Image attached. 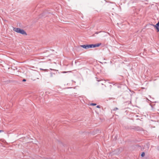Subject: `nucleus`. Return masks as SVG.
I'll return each instance as SVG.
<instances>
[{
    "instance_id": "13",
    "label": "nucleus",
    "mask_w": 159,
    "mask_h": 159,
    "mask_svg": "<svg viewBox=\"0 0 159 159\" xmlns=\"http://www.w3.org/2000/svg\"><path fill=\"white\" fill-rule=\"evenodd\" d=\"M99 32H97L95 33V34H98V33H99Z\"/></svg>"
},
{
    "instance_id": "12",
    "label": "nucleus",
    "mask_w": 159,
    "mask_h": 159,
    "mask_svg": "<svg viewBox=\"0 0 159 159\" xmlns=\"http://www.w3.org/2000/svg\"><path fill=\"white\" fill-rule=\"evenodd\" d=\"M67 72H66V71H63L62 72V73H66Z\"/></svg>"
},
{
    "instance_id": "2",
    "label": "nucleus",
    "mask_w": 159,
    "mask_h": 159,
    "mask_svg": "<svg viewBox=\"0 0 159 159\" xmlns=\"http://www.w3.org/2000/svg\"><path fill=\"white\" fill-rule=\"evenodd\" d=\"M155 29H156L157 32H159V22H158L156 25L152 24Z\"/></svg>"
},
{
    "instance_id": "6",
    "label": "nucleus",
    "mask_w": 159,
    "mask_h": 159,
    "mask_svg": "<svg viewBox=\"0 0 159 159\" xmlns=\"http://www.w3.org/2000/svg\"><path fill=\"white\" fill-rule=\"evenodd\" d=\"M145 155V153L144 152H143L141 154V156L142 157H143Z\"/></svg>"
},
{
    "instance_id": "7",
    "label": "nucleus",
    "mask_w": 159,
    "mask_h": 159,
    "mask_svg": "<svg viewBox=\"0 0 159 159\" xmlns=\"http://www.w3.org/2000/svg\"><path fill=\"white\" fill-rule=\"evenodd\" d=\"M90 105L92 106H95V105H96V104L95 103H91Z\"/></svg>"
},
{
    "instance_id": "1",
    "label": "nucleus",
    "mask_w": 159,
    "mask_h": 159,
    "mask_svg": "<svg viewBox=\"0 0 159 159\" xmlns=\"http://www.w3.org/2000/svg\"><path fill=\"white\" fill-rule=\"evenodd\" d=\"M13 30L14 31L17 33L21 34L24 35H27V34L25 31L24 30L20 28L13 27Z\"/></svg>"
},
{
    "instance_id": "4",
    "label": "nucleus",
    "mask_w": 159,
    "mask_h": 159,
    "mask_svg": "<svg viewBox=\"0 0 159 159\" xmlns=\"http://www.w3.org/2000/svg\"><path fill=\"white\" fill-rule=\"evenodd\" d=\"M80 47H82L83 48H85V49H88L87 45H80Z\"/></svg>"
},
{
    "instance_id": "9",
    "label": "nucleus",
    "mask_w": 159,
    "mask_h": 159,
    "mask_svg": "<svg viewBox=\"0 0 159 159\" xmlns=\"http://www.w3.org/2000/svg\"><path fill=\"white\" fill-rule=\"evenodd\" d=\"M96 107H97V108H100V106H99V105H98V106H97Z\"/></svg>"
},
{
    "instance_id": "10",
    "label": "nucleus",
    "mask_w": 159,
    "mask_h": 159,
    "mask_svg": "<svg viewBox=\"0 0 159 159\" xmlns=\"http://www.w3.org/2000/svg\"><path fill=\"white\" fill-rule=\"evenodd\" d=\"M3 132V131L2 130H0V133Z\"/></svg>"
},
{
    "instance_id": "8",
    "label": "nucleus",
    "mask_w": 159,
    "mask_h": 159,
    "mask_svg": "<svg viewBox=\"0 0 159 159\" xmlns=\"http://www.w3.org/2000/svg\"><path fill=\"white\" fill-rule=\"evenodd\" d=\"M118 108H117L116 107V108H114V110L115 111L117 110H118Z\"/></svg>"
},
{
    "instance_id": "5",
    "label": "nucleus",
    "mask_w": 159,
    "mask_h": 159,
    "mask_svg": "<svg viewBox=\"0 0 159 159\" xmlns=\"http://www.w3.org/2000/svg\"><path fill=\"white\" fill-rule=\"evenodd\" d=\"M88 45V49L89 48H93V46H92V44H89V45Z\"/></svg>"
},
{
    "instance_id": "3",
    "label": "nucleus",
    "mask_w": 159,
    "mask_h": 159,
    "mask_svg": "<svg viewBox=\"0 0 159 159\" xmlns=\"http://www.w3.org/2000/svg\"><path fill=\"white\" fill-rule=\"evenodd\" d=\"M101 43H97V44H92L93 48H95L96 47H98L99 46H100L101 45Z\"/></svg>"
},
{
    "instance_id": "11",
    "label": "nucleus",
    "mask_w": 159,
    "mask_h": 159,
    "mask_svg": "<svg viewBox=\"0 0 159 159\" xmlns=\"http://www.w3.org/2000/svg\"><path fill=\"white\" fill-rule=\"evenodd\" d=\"M22 81H26V80L25 79H24Z\"/></svg>"
}]
</instances>
